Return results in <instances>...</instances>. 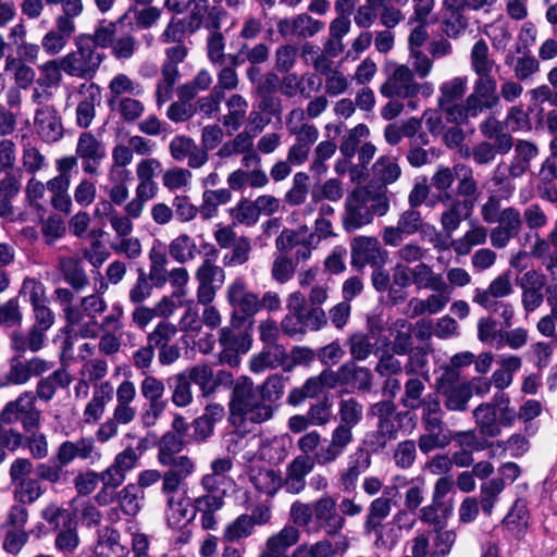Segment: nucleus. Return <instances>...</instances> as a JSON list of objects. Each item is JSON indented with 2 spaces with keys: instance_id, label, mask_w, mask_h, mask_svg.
<instances>
[{
  "instance_id": "37998d69",
  "label": "nucleus",
  "mask_w": 557,
  "mask_h": 557,
  "mask_svg": "<svg viewBox=\"0 0 557 557\" xmlns=\"http://www.w3.org/2000/svg\"><path fill=\"white\" fill-rule=\"evenodd\" d=\"M444 506V503H433L431 505L424 506L420 509V520L433 525V531H438L440 529H445L447 525V521L442 520L437 515L440 508Z\"/></svg>"
},
{
  "instance_id": "c756f323",
  "label": "nucleus",
  "mask_w": 557,
  "mask_h": 557,
  "mask_svg": "<svg viewBox=\"0 0 557 557\" xmlns=\"http://www.w3.org/2000/svg\"><path fill=\"white\" fill-rule=\"evenodd\" d=\"M331 408L332 403L327 395L318 404L311 405L306 414L310 419V424L325 425L331 418Z\"/></svg>"
},
{
  "instance_id": "79ce46f5",
  "label": "nucleus",
  "mask_w": 557,
  "mask_h": 557,
  "mask_svg": "<svg viewBox=\"0 0 557 557\" xmlns=\"http://www.w3.org/2000/svg\"><path fill=\"white\" fill-rule=\"evenodd\" d=\"M120 113L126 123H132L139 119L144 112V104L141 101L133 98H122L120 100Z\"/></svg>"
},
{
  "instance_id": "a18cd8bd",
  "label": "nucleus",
  "mask_w": 557,
  "mask_h": 557,
  "mask_svg": "<svg viewBox=\"0 0 557 557\" xmlns=\"http://www.w3.org/2000/svg\"><path fill=\"white\" fill-rule=\"evenodd\" d=\"M88 38L89 37L87 34H79L75 38V46L77 48L76 54L78 53L81 55V58L77 61V63L79 62V64L77 65L75 63V67H85L94 62L95 45H90V42H85Z\"/></svg>"
},
{
  "instance_id": "69168bd1",
  "label": "nucleus",
  "mask_w": 557,
  "mask_h": 557,
  "mask_svg": "<svg viewBox=\"0 0 557 557\" xmlns=\"http://www.w3.org/2000/svg\"><path fill=\"white\" fill-rule=\"evenodd\" d=\"M421 221V213L417 210L409 209L401 213L398 225L400 230H403V233L412 235L419 230Z\"/></svg>"
},
{
  "instance_id": "4be33fe9",
  "label": "nucleus",
  "mask_w": 557,
  "mask_h": 557,
  "mask_svg": "<svg viewBox=\"0 0 557 557\" xmlns=\"http://www.w3.org/2000/svg\"><path fill=\"white\" fill-rule=\"evenodd\" d=\"M441 97L438 98V108L443 104L455 102L463 97L466 91V81L461 77H455L449 82H445L440 87Z\"/></svg>"
},
{
  "instance_id": "f257e3e1",
  "label": "nucleus",
  "mask_w": 557,
  "mask_h": 557,
  "mask_svg": "<svg viewBox=\"0 0 557 557\" xmlns=\"http://www.w3.org/2000/svg\"><path fill=\"white\" fill-rule=\"evenodd\" d=\"M458 379V371L448 370L438 376L435 383L437 393L446 397L445 407L451 411H465L473 394L470 383L455 385Z\"/></svg>"
},
{
  "instance_id": "4d7b16f0",
  "label": "nucleus",
  "mask_w": 557,
  "mask_h": 557,
  "mask_svg": "<svg viewBox=\"0 0 557 557\" xmlns=\"http://www.w3.org/2000/svg\"><path fill=\"white\" fill-rule=\"evenodd\" d=\"M69 513L72 512L59 507L54 503H50L49 505H47L40 512L41 518L49 523L52 531L59 530L60 518H63L64 521L65 519H67Z\"/></svg>"
},
{
  "instance_id": "ddd939ff",
  "label": "nucleus",
  "mask_w": 557,
  "mask_h": 557,
  "mask_svg": "<svg viewBox=\"0 0 557 557\" xmlns=\"http://www.w3.org/2000/svg\"><path fill=\"white\" fill-rule=\"evenodd\" d=\"M38 479L21 480L14 484V499L16 503L30 505L37 500L44 493Z\"/></svg>"
},
{
  "instance_id": "0eeeda50",
  "label": "nucleus",
  "mask_w": 557,
  "mask_h": 557,
  "mask_svg": "<svg viewBox=\"0 0 557 557\" xmlns=\"http://www.w3.org/2000/svg\"><path fill=\"white\" fill-rule=\"evenodd\" d=\"M104 58V53H94V62L91 64L85 67H75V63H77L78 58L76 52H70L62 58V70L70 76L92 79Z\"/></svg>"
},
{
  "instance_id": "f704fd0d",
  "label": "nucleus",
  "mask_w": 557,
  "mask_h": 557,
  "mask_svg": "<svg viewBox=\"0 0 557 557\" xmlns=\"http://www.w3.org/2000/svg\"><path fill=\"white\" fill-rule=\"evenodd\" d=\"M62 61L58 63L57 60H50L40 66L42 76L37 79L38 85L42 87H50L58 85L62 78L61 71Z\"/></svg>"
},
{
  "instance_id": "ea45409f",
  "label": "nucleus",
  "mask_w": 557,
  "mask_h": 557,
  "mask_svg": "<svg viewBox=\"0 0 557 557\" xmlns=\"http://www.w3.org/2000/svg\"><path fill=\"white\" fill-rule=\"evenodd\" d=\"M186 18L172 17L163 33L161 34L162 42L182 44L186 33Z\"/></svg>"
},
{
  "instance_id": "f8f14e48",
  "label": "nucleus",
  "mask_w": 557,
  "mask_h": 557,
  "mask_svg": "<svg viewBox=\"0 0 557 557\" xmlns=\"http://www.w3.org/2000/svg\"><path fill=\"white\" fill-rule=\"evenodd\" d=\"M75 513H69L67 519L64 520V530L60 531L55 537V548L61 552L72 553L78 544L79 537L76 531V522L74 521Z\"/></svg>"
},
{
  "instance_id": "20e7f679",
  "label": "nucleus",
  "mask_w": 557,
  "mask_h": 557,
  "mask_svg": "<svg viewBox=\"0 0 557 557\" xmlns=\"http://www.w3.org/2000/svg\"><path fill=\"white\" fill-rule=\"evenodd\" d=\"M314 467V459L309 455L295 457L286 468V488L292 494L300 493L306 485L305 478Z\"/></svg>"
},
{
  "instance_id": "7c9ffc66",
  "label": "nucleus",
  "mask_w": 557,
  "mask_h": 557,
  "mask_svg": "<svg viewBox=\"0 0 557 557\" xmlns=\"http://www.w3.org/2000/svg\"><path fill=\"white\" fill-rule=\"evenodd\" d=\"M64 221L58 214H51L42 223L41 232L45 236V242L51 245L55 239L61 238L65 234Z\"/></svg>"
},
{
  "instance_id": "5701e85b",
  "label": "nucleus",
  "mask_w": 557,
  "mask_h": 557,
  "mask_svg": "<svg viewBox=\"0 0 557 557\" xmlns=\"http://www.w3.org/2000/svg\"><path fill=\"white\" fill-rule=\"evenodd\" d=\"M174 381L172 401L177 407H187L193 401L191 383L187 380V371L176 374Z\"/></svg>"
},
{
  "instance_id": "f3484780",
  "label": "nucleus",
  "mask_w": 557,
  "mask_h": 557,
  "mask_svg": "<svg viewBox=\"0 0 557 557\" xmlns=\"http://www.w3.org/2000/svg\"><path fill=\"white\" fill-rule=\"evenodd\" d=\"M29 398H35L33 392H23L15 400L9 401L2 408V423H12L25 414L28 409Z\"/></svg>"
},
{
  "instance_id": "49530a36",
  "label": "nucleus",
  "mask_w": 557,
  "mask_h": 557,
  "mask_svg": "<svg viewBox=\"0 0 557 557\" xmlns=\"http://www.w3.org/2000/svg\"><path fill=\"white\" fill-rule=\"evenodd\" d=\"M188 372L187 380L199 385L200 389H205L213 380V371L208 364H197L186 370Z\"/></svg>"
},
{
  "instance_id": "b1692460",
  "label": "nucleus",
  "mask_w": 557,
  "mask_h": 557,
  "mask_svg": "<svg viewBox=\"0 0 557 557\" xmlns=\"http://www.w3.org/2000/svg\"><path fill=\"white\" fill-rule=\"evenodd\" d=\"M285 379L283 374L270 375L259 387L260 396L263 401L274 403L284 394Z\"/></svg>"
},
{
  "instance_id": "aec40b11",
  "label": "nucleus",
  "mask_w": 557,
  "mask_h": 557,
  "mask_svg": "<svg viewBox=\"0 0 557 557\" xmlns=\"http://www.w3.org/2000/svg\"><path fill=\"white\" fill-rule=\"evenodd\" d=\"M496 87V79L491 74L488 76H479L474 84V92L485 100L484 107L486 109H493L499 101V97L495 92Z\"/></svg>"
},
{
  "instance_id": "c9c22d12",
  "label": "nucleus",
  "mask_w": 557,
  "mask_h": 557,
  "mask_svg": "<svg viewBox=\"0 0 557 557\" xmlns=\"http://www.w3.org/2000/svg\"><path fill=\"white\" fill-rule=\"evenodd\" d=\"M116 32V23H109L108 26H99L96 28L94 35H88V39L85 42H90V45H95L100 48H108L114 41V35Z\"/></svg>"
},
{
  "instance_id": "cd10ccee",
  "label": "nucleus",
  "mask_w": 557,
  "mask_h": 557,
  "mask_svg": "<svg viewBox=\"0 0 557 557\" xmlns=\"http://www.w3.org/2000/svg\"><path fill=\"white\" fill-rule=\"evenodd\" d=\"M177 333L176 326L168 321H161L157 324L154 330L148 334L147 341L153 348L161 347L166 344Z\"/></svg>"
},
{
  "instance_id": "9d476101",
  "label": "nucleus",
  "mask_w": 557,
  "mask_h": 557,
  "mask_svg": "<svg viewBox=\"0 0 557 557\" xmlns=\"http://www.w3.org/2000/svg\"><path fill=\"white\" fill-rule=\"evenodd\" d=\"M139 497H144V492L135 483H128L116 493V502L121 510L129 517H135L140 511Z\"/></svg>"
},
{
  "instance_id": "412c9836",
  "label": "nucleus",
  "mask_w": 557,
  "mask_h": 557,
  "mask_svg": "<svg viewBox=\"0 0 557 557\" xmlns=\"http://www.w3.org/2000/svg\"><path fill=\"white\" fill-rule=\"evenodd\" d=\"M341 423L354 428L363 417V407L356 398L342 399L339 401Z\"/></svg>"
},
{
  "instance_id": "864d4df0",
  "label": "nucleus",
  "mask_w": 557,
  "mask_h": 557,
  "mask_svg": "<svg viewBox=\"0 0 557 557\" xmlns=\"http://www.w3.org/2000/svg\"><path fill=\"white\" fill-rule=\"evenodd\" d=\"M296 48L292 45L281 46L276 50L275 67L278 72H289L296 60Z\"/></svg>"
},
{
  "instance_id": "72a5a7b5",
  "label": "nucleus",
  "mask_w": 557,
  "mask_h": 557,
  "mask_svg": "<svg viewBox=\"0 0 557 557\" xmlns=\"http://www.w3.org/2000/svg\"><path fill=\"white\" fill-rule=\"evenodd\" d=\"M395 463L401 469L410 468L416 459V443L412 440L400 442L394 454Z\"/></svg>"
},
{
  "instance_id": "052dcab7",
  "label": "nucleus",
  "mask_w": 557,
  "mask_h": 557,
  "mask_svg": "<svg viewBox=\"0 0 557 557\" xmlns=\"http://www.w3.org/2000/svg\"><path fill=\"white\" fill-rule=\"evenodd\" d=\"M294 268L292 259L287 257H278L274 260L272 267V276L280 283H286L293 276Z\"/></svg>"
},
{
  "instance_id": "bf43d9fd",
  "label": "nucleus",
  "mask_w": 557,
  "mask_h": 557,
  "mask_svg": "<svg viewBox=\"0 0 557 557\" xmlns=\"http://www.w3.org/2000/svg\"><path fill=\"white\" fill-rule=\"evenodd\" d=\"M177 218L183 222H188L196 218L198 208L189 202L188 196H176L173 201Z\"/></svg>"
},
{
  "instance_id": "c03bdc74",
  "label": "nucleus",
  "mask_w": 557,
  "mask_h": 557,
  "mask_svg": "<svg viewBox=\"0 0 557 557\" xmlns=\"http://www.w3.org/2000/svg\"><path fill=\"white\" fill-rule=\"evenodd\" d=\"M106 407V400L103 395H99V392H94L92 398L86 405L84 416L86 423H96L100 420L103 414Z\"/></svg>"
},
{
  "instance_id": "5fc2aeb1",
  "label": "nucleus",
  "mask_w": 557,
  "mask_h": 557,
  "mask_svg": "<svg viewBox=\"0 0 557 557\" xmlns=\"http://www.w3.org/2000/svg\"><path fill=\"white\" fill-rule=\"evenodd\" d=\"M137 460L138 455H136L135 450L129 446L115 456L111 466L112 469L119 470L126 476V472L136 466Z\"/></svg>"
},
{
  "instance_id": "2f4dec72",
  "label": "nucleus",
  "mask_w": 557,
  "mask_h": 557,
  "mask_svg": "<svg viewBox=\"0 0 557 557\" xmlns=\"http://www.w3.org/2000/svg\"><path fill=\"white\" fill-rule=\"evenodd\" d=\"M311 197L313 202H320L324 198L337 201L343 197L342 182L337 178H330L323 184L321 191L313 189Z\"/></svg>"
},
{
  "instance_id": "0e129e2a",
  "label": "nucleus",
  "mask_w": 557,
  "mask_h": 557,
  "mask_svg": "<svg viewBox=\"0 0 557 557\" xmlns=\"http://www.w3.org/2000/svg\"><path fill=\"white\" fill-rule=\"evenodd\" d=\"M488 289L494 298H502L510 295L512 292V286L510 283V271H506L494 278L491 282Z\"/></svg>"
},
{
  "instance_id": "393cba45",
  "label": "nucleus",
  "mask_w": 557,
  "mask_h": 557,
  "mask_svg": "<svg viewBox=\"0 0 557 557\" xmlns=\"http://www.w3.org/2000/svg\"><path fill=\"white\" fill-rule=\"evenodd\" d=\"M529 511L524 505L513 504L508 513L503 519V524L509 531L523 532L528 527Z\"/></svg>"
},
{
  "instance_id": "c85d7f7f",
  "label": "nucleus",
  "mask_w": 557,
  "mask_h": 557,
  "mask_svg": "<svg viewBox=\"0 0 557 557\" xmlns=\"http://www.w3.org/2000/svg\"><path fill=\"white\" fill-rule=\"evenodd\" d=\"M434 532L436 533V536L434 539L435 548L432 552V557H445L450 553L451 547L456 542V532L454 530L444 529H440Z\"/></svg>"
},
{
  "instance_id": "9b49d317",
  "label": "nucleus",
  "mask_w": 557,
  "mask_h": 557,
  "mask_svg": "<svg viewBox=\"0 0 557 557\" xmlns=\"http://www.w3.org/2000/svg\"><path fill=\"white\" fill-rule=\"evenodd\" d=\"M252 531L253 528L250 516L242 513L225 527L222 541L225 543H235L250 536Z\"/></svg>"
},
{
  "instance_id": "4c0bfd02",
  "label": "nucleus",
  "mask_w": 557,
  "mask_h": 557,
  "mask_svg": "<svg viewBox=\"0 0 557 557\" xmlns=\"http://www.w3.org/2000/svg\"><path fill=\"white\" fill-rule=\"evenodd\" d=\"M28 539L29 533L24 531V529L8 531L2 543V548L9 554L16 555L28 542Z\"/></svg>"
},
{
  "instance_id": "4468645a",
  "label": "nucleus",
  "mask_w": 557,
  "mask_h": 557,
  "mask_svg": "<svg viewBox=\"0 0 557 557\" xmlns=\"http://www.w3.org/2000/svg\"><path fill=\"white\" fill-rule=\"evenodd\" d=\"M472 67L478 76H488L494 61L488 59V46L484 39H479L471 50Z\"/></svg>"
},
{
  "instance_id": "a878e982",
  "label": "nucleus",
  "mask_w": 557,
  "mask_h": 557,
  "mask_svg": "<svg viewBox=\"0 0 557 557\" xmlns=\"http://www.w3.org/2000/svg\"><path fill=\"white\" fill-rule=\"evenodd\" d=\"M231 215L235 218L238 223L252 226L259 219V211L255 202H250L247 199H242L237 208L230 209Z\"/></svg>"
},
{
  "instance_id": "6ab92c4d",
  "label": "nucleus",
  "mask_w": 557,
  "mask_h": 557,
  "mask_svg": "<svg viewBox=\"0 0 557 557\" xmlns=\"http://www.w3.org/2000/svg\"><path fill=\"white\" fill-rule=\"evenodd\" d=\"M299 540V530L293 525H285L277 534L270 536L267 540V547L272 553H277L280 549L296 544Z\"/></svg>"
},
{
  "instance_id": "a19ab883",
  "label": "nucleus",
  "mask_w": 557,
  "mask_h": 557,
  "mask_svg": "<svg viewBox=\"0 0 557 557\" xmlns=\"http://www.w3.org/2000/svg\"><path fill=\"white\" fill-rule=\"evenodd\" d=\"M191 173L183 168H174L164 172L162 182L170 190H174L185 186Z\"/></svg>"
},
{
  "instance_id": "6e6d98bb",
  "label": "nucleus",
  "mask_w": 557,
  "mask_h": 557,
  "mask_svg": "<svg viewBox=\"0 0 557 557\" xmlns=\"http://www.w3.org/2000/svg\"><path fill=\"white\" fill-rule=\"evenodd\" d=\"M63 473V468L60 465H50L47 462L38 463L35 468V479L39 481H47L49 483H57L60 481Z\"/></svg>"
},
{
  "instance_id": "3c124183",
  "label": "nucleus",
  "mask_w": 557,
  "mask_h": 557,
  "mask_svg": "<svg viewBox=\"0 0 557 557\" xmlns=\"http://www.w3.org/2000/svg\"><path fill=\"white\" fill-rule=\"evenodd\" d=\"M497 220L508 233H511L513 236L518 235L522 221L520 212L516 208L508 207L504 209Z\"/></svg>"
},
{
  "instance_id": "a211bd4d",
  "label": "nucleus",
  "mask_w": 557,
  "mask_h": 557,
  "mask_svg": "<svg viewBox=\"0 0 557 557\" xmlns=\"http://www.w3.org/2000/svg\"><path fill=\"white\" fill-rule=\"evenodd\" d=\"M32 372L29 364L21 361L20 356H14L10 360V370L2 380V387L8 385H22L29 381Z\"/></svg>"
},
{
  "instance_id": "1a4fd4ad",
  "label": "nucleus",
  "mask_w": 557,
  "mask_h": 557,
  "mask_svg": "<svg viewBox=\"0 0 557 557\" xmlns=\"http://www.w3.org/2000/svg\"><path fill=\"white\" fill-rule=\"evenodd\" d=\"M293 299H299V304L297 306H294V315L287 314L281 323L282 330L285 334L289 336H295L296 334H305V315H304V309H305V297L301 295L300 292H295L290 294V300Z\"/></svg>"
},
{
  "instance_id": "680f3d73",
  "label": "nucleus",
  "mask_w": 557,
  "mask_h": 557,
  "mask_svg": "<svg viewBox=\"0 0 557 557\" xmlns=\"http://www.w3.org/2000/svg\"><path fill=\"white\" fill-rule=\"evenodd\" d=\"M379 240L376 237L370 236H356L350 242V253L355 255H369V251H380Z\"/></svg>"
},
{
  "instance_id": "f03ea898",
  "label": "nucleus",
  "mask_w": 557,
  "mask_h": 557,
  "mask_svg": "<svg viewBox=\"0 0 557 557\" xmlns=\"http://www.w3.org/2000/svg\"><path fill=\"white\" fill-rule=\"evenodd\" d=\"M37 134L46 143H55L63 137V126L53 107L37 109L35 113Z\"/></svg>"
},
{
  "instance_id": "7ed1b4c3",
  "label": "nucleus",
  "mask_w": 557,
  "mask_h": 557,
  "mask_svg": "<svg viewBox=\"0 0 557 557\" xmlns=\"http://www.w3.org/2000/svg\"><path fill=\"white\" fill-rule=\"evenodd\" d=\"M224 416L225 409L222 405L218 403L208 404L205 407L203 413L191 422L195 442H207V440L213 435L215 423L221 421Z\"/></svg>"
},
{
  "instance_id": "de8ad7c7",
  "label": "nucleus",
  "mask_w": 557,
  "mask_h": 557,
  "mask_svg": "<svg viewBox=\"0 0 557 557\" xmlns=\"http://www.w3.org/2000/svg\"><path fill=\"white\" fill-rule=\"evenodd\" d=\"M148 277L143 269H139L136 284L129 290V300L133 304H140L150 296L152 285L148 284Z\"/></svg>"
},
{
  "instance_id": "2eb2a0df",
  "label": "nucleus",
  "mask_w": 557,
  "mask_h": 557,
  "mask_svg": "<svg viewBox=\"0 0 557 557\" xmlns=\"http://www.w3.org/2000/svg\"><path fill=\"white\" fill-rule=\"evenodd\" d=\"M4 71L13 73L18 88L27 89L35 78V71L30 66L11 55L7 57Z\"/></svg>"
},
{
  "instance_id": "58836bf2",
  "label": "nucleus",
  "mask_w": 557,
  "mask_h": 557,
  "mask_svg": "<svg viewBox=\"0 0 557 557\" xmlns=\"http://www.w3.org/2000/svg\"><path fill=\"white\" fill-rule=\"evenodd\" d=\"M317 357V352L308 346H294L290 350V360L285 367V372L292 371L295 367L309 366Z\"/></svg>"
},
{
  "instance_id": "6e6552de",
  "label": "nucleus",
  "mask_w": 557,
  "mask_h": 557,
  "mask_svg": "<svg viewBox=\"0 0 557 557\" xmlns=\"http://www.w3.org/2000/svg\"><path fill=\"white\" fill-rule=\"evenodd\" d=\"M76 154L83 160L99 163L106 157V148L92 133L84 132L78 137Z\"/></svg>"
},
{
  "instance_id": "39448f33",
  "label": "nucleus",
  "mask_w": 557,
  "mask_h": 557,
  "mask_svg": "<svg viewBox=\"0 0 557 557\" xmlns=\"http://www.w3.org/2000/svg\"><path fill=\"white\" fill-rule=\"evenodd\" d=\"M472 413L480 434L484 437L500 435L502 429L499 428L497 411L490 407L487 403H481Z\"/></svg>"
},
{
  "instance_id": "8fccbe9b",
  "label": "nucleus",
  "mask_w": 557,
  "mask_h": 557,
  "mask_svg": "<svg viewBox=\"0 0 557 557\" xmlns=\"http://www.w3.org/2000/svg\"><path fill=\"white\" fill-rule=\"evenodd\" d=\"M362 209L360 206H354L352 203H345L346 214L343 216V227L347 233H352L356 230L363 226L362 222Z\"/></svg>"
},
{
  "instance_id": "774afa93",
  "label": "nucleus",
  "mask_w": 557,
  "mask_h": 557,
  "mask_svg": "<svg viewBox=\"0 0 557 557\" xmlns=\"http://www.w3.org/2000/svg\"><path fill=\"white\" fill-rule=\"evenodd\" d=\"M95 196L96 186L88 180H83L74 191L75 201L83 207L89 206L94 201Z\"/></svg>"
},
{
  "instance_id": "338daca9",
  "label": "nucleus",
  "mask_w": 557,
  "mask_h": 557,
  "mask_svg": "<svg viewBox=\"0 0 557 557\" xmlns=\"http://www.w3.org/2000/svg\"><path fill=\"white\" fill-rule=\"evenodd\" d=\"M66 42L67 38H65L64 35L55 30H50L44 36L41 45L48 54L53 55L59 53L65 47Z\"/></svg>"
},
{
  "instance_id": "e2e57ef3",
  "label": "nucleus",
  "mask_w": 557,
  "mask_h": 557,
  "mask_svg": "<svg viewBox=\"0 0 557 557\" xmlns=\"http://www.w3.org/2000/svg\"><path fill=\"white\" fill-rule=\"evenodd\" d=\"M141 394L143 396L151 400H158L164 393V384L157 377L149 375L141 382Z\"/></svg>"
},
{
  "instance_id": "dca6fc26",
  "label": "nucleus",
  "mask_w": 557,
  "mask_h": 557,
  "mask_svg": "<svg viewBox=\"0 0 557 557\" xmlns=\"http://www.w3.org/2000/svg\"><path fill=\"white\" fill-rule=\"evenodd\" d=\"M374 177L386 184L395 183L401 175V169L397 162L391 161L388 156H381L372 165Z\"/></svg>"
},
{
  "instance_id": "13d9d810",
  "label": "nucleus",
  "mask_w": 557,
  "mask_h": 557,
  "mask_svg": "<svg viewBox=\"0 0 557 557\" xmlns=\"http://www.w3.org/2000/svg\"><path fill=\"white\" fill-rule=\"evenodd\" d=\"M348 546L346 541L341 543H336L335 546L331 543V541L324 539L314 543L311 546L312 556L313 557H334L339 550L344 552Z\"/></svg>"
},
{
  "instance_id": "e433bc0d",
  "label": "nucleus",
  "mask_w": 557,
  "mask_h": 557,
  "mask_svg": "<svg viewBox=\"0 0 557 557\" xmlns=\"http://www.w3.org/2000/svg\"><path fill=\"white\" fill-rule=\"evenodd\" d=\"M223 497H224V492H222L221 495L206 494V495L197 497L194 500L195 511H194L191 518L188 519L187 521H190L195 517L196 511H201L202 513H207L208 510H210V512H215V511L220 510L224 506Z\"/></svg>"
},
{
  "instance_id": "09e8293b",
  "label": "nucleus",
  "mask_w": 557,
  "mask_h": 557,
  "mask_svg": "<svg viewBox=\"0 0 557 557\" xmlns=\"http://www.w3.org/2000/svg\"><path fill=\"white\" fill-rule=\"evenodd\" d=\"M350 354L355 362L356 360H366L371 354V344L367 336L354 334L349 338Z\"/></svg>"
},
{
  "instance_id": "473e14b6",
  "label": "nucleus",
  "mask_w": 557,
  "mask_h": 557,
  "mask_svg": "<svg viewBox=\"0 0 557 557\" xmlns=\"http://www.w3.org/2000/svg\"><path fill=\"white\" fill-rule=\"evenodd\" d=\"M99 482L98 472L88 469L86 472H79L74 479V487L77 496H87L91 494Z\"/></svg>"
},
{
  "instance_id": "603ef678",
  "label": "nucleus",
  "mask_w": 557,
  "mask_h": 557,
  "mask_svg": "<svg viewBox=\"0 0 557 557\" xmlns=\"http://www.w3.org/2000/svg\"><path fill=\"white\" fill-rule=\"evenodd\" d=\"M344 354L341 345L337 342H332L320 348L317 352V357L323 366L331 367L337 363Z\"/></svg>"
},
{
  "instance_id": "bb28decb",
  "label": "nucleus",
  "mask_w": 557,
  "mask_h": 557,
  "mask_svg": "<svg viewBox=\"0 0 557 557\" xmlns=\"http://www.w3.org/2000/svg\"><path fill=\"white\" fill-rule=\"evenodd\" d=\"M191 246V248H196L195 243L191 240L190 236L187 234H182L178 237L174 238L170 246H169V252L170 256L180 263H185L188 259L194 258V252L191 250L188 251L187 255H185V249L188 248V246Z\"/></svg>"
},
{
  "instance_id": "423d86ee",
  "label": "nucleus",
  "mask_w": 557,
  "mask_h": 557,
  "mask_svg": "<svg viewBox=\"0 0 557 557\" xmlns=\"http://www.w3.org/2000/svg\"><path fill=\"white\" fill-rule=\"evenodd\" d=\"M59 270L61 271L64 281L71 287L79 292L88 285V277L81 265V261L74 257H63L59 261Z\"/></svg>"
}]
</instances>
